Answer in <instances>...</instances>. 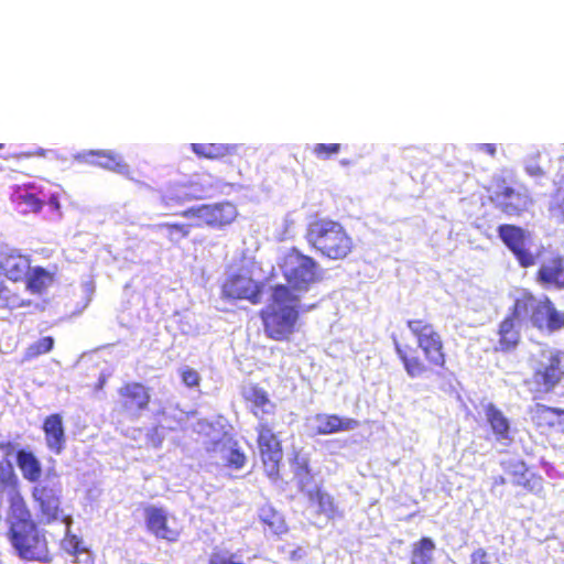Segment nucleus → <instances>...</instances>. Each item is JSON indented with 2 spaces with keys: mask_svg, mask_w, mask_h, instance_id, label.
Wrapping results in <instances>:
<instances>
[{
  "mask_svg": "<svg viewBox=\"0 0 564 564\" xmlns=\"http://www.w3.org/2000/svg\"><path fill=\"white\" fill-rule=\"evenodd\" d=\"M406 327L416 339V347L392 336L395 354L411 379L427 378L447 368V355L442 335L426 317L406 321Z\"/></svg>",
  "mask_w": 564,
  "mask_h": 564,
  "instance_id": "nucleus-1",
  "label": "nucleus"
},
{
  "mask_svg": "<svg viewBox=\"0 0 564 564\" xmlns=\"http://www.w3.org/2000/svg\"><path fill=\"white\" fill-rule=\"evenodd\" d=\"M300 314V297L286 285H274L270 304L259 312L264 335L274 341H290L299 329Z\"/></svg>",
  "mask_w": 564,
  "mask_h": 564,
  "instance_id": "nucleus-2",
  "label": "nucleus"
},
{
  "mask_svg": "<svg viewBox=\"0 0 564 564\" xmlns=\"http://www.w3.org/2000/svg\"><path fill=\"white\" fill-rule=\"evenodd\" d=\"M304 238L312 250L333 261L347 259L356 248L347 228L329 217H314L306 225Z\"/></svg>",
  "mask_w": 564,
  "mask_h": 564,
  "instance_id": "nucleus-3",
  "label": "nucleus"
},
{
  "mask_svg": "<svg viewBox=\"0 0 564 564\" xmlns=\"http://www.w3.org/2000/svg\"><path fill=\"white\" fill-rule=\"evenodd\" d=\"M280 270L292 293L307 292L323 279L319 263L295 247L290 248L281 258Z\"/></svg>",
  "mask_w": 564,
  "mask_h": 564,
  "instance_id": "nucleus-4",
  "label": "nucleus"
},
{
  "mask_svg": "<svg viewBox=\"0 0 564 564\" xmlns=\"http://www.w3.org/2000/svg\"><path fill=\"white\" fill-rule=\"evenodd\" d=\"M513 302L517 312L536 329L554 333L564 328V312L547 295L536 297L531 291L523 290Z\"/></svg>",
  "mask_w": 564,
  "mask_h": 564,
  "instance_id": "nucleus-5",
  "label": "nucleus"
},
{
  "mask_svg": "<svg viewBox=\"0 0 564 564\" xmlns=\"http://www.w3.org/2000/svg\"><path fill=\"white\" fill-rule=\"evenodd\" d=\"M7 536L21 558L44 563L50 561L45 534L39 529L36 522L8 530Z\"/></svg>",
  "mask_w": 564,
  "mask_h": 564,
  "instance_id": "nucleus-6",
  "label": "nucleus"
},
{
  "mask_svg": "<svg viewBox=\"0 0 564 564\" xmlns=\"http://www.w3.org/2000/svg\"><path fill=\"white\" fill-rule=\"evenodd\" d=\"M564 380V365L560 352H550L534 368L531 378L524 380L533 399L552 393Z\"/></svg>",
  "mask_w": 564,
  "mask_h": 564,
  "instance_id": "nucleus-7",
  "label": "nucleus"
},
{
  "mask_svg": "<svg viewBox=\"0 0 564 564\" xmlns=\"http://www.w3.org/2000/svg\"><path fill=\"white\" fill-rule=\"evenodd\" d=\"M494 185L495 189L490 200L506 216L521 217L532 207L534 200L525 186L521 185L516 188L501 176L495 178Z\"/></svg>",
  "mask_w": 564,
  "mask_h": 564,
  "instance_id": "nucleus-8",
  "label": "nucleus"
},
{
  "mask_svg": "<svg viewBox=\"0 0 564 564\" xmlns=\"http://www.w3.org/2000/svg\"><path fill=\"white\" fill-rule=\"evenodd\" d=\"M198 442L206 453L220 458H245L235 436L214 423L199 421L197 423Z\"/></svg>",
  "mask_w": 564,
  "mask_h": 564,
  "instance_id": "nucleus-9",
  "label": "nucleus"
},
{
  "mask_svg": "<svg viewBox=\"0 0 564 564\" xmlns=\"http://www.w3.org/2000/svg\"><path fill=\"white\" fill-rule=\"evenodd\" d=\"M32 498L39 508L41 520L51 523L61 520L66 524L67 531L72 523V517L64 513L62 507V487L58 481L37 485L32 489Z\"/></svg>",
  "mask_w": 564,
  "mask_h": 564,
  "instance_id": "nucleus-10",
  "label": "nucleus"
},
{
  "mask_svg": "<svg viewBox=\"0 0 564 564\" xmlns=\"http://www.w3.org/2000/svg\"><path fill=\"white\" fill-rule=\"evenodd\" d=\"M263 282L252 279L249 270L229 274L221 285V294L229 300H246L257 305L262 301Z\"/></svg>",
  "mask_w": 564,
  "mask_h": 564,
  "instance_id": "nucleus-11",
  "label": "nucleus"
},
{
  "mask_svg": "<svg viewBox=\"0 0 564 564\" xmlns=\"http://www.w3.org/2000/svg\"><path fill=\"white\" fill-rule=\"evenodd\" d=\"M212 185L199 180L169 184L160 194L162 207L173 210L187 202L208 197Z\"/></svg>",
  "mask_w": 564,
  "mask_h": 564,
  "instance_id": "nucleus-12",
  "label": "nucleus"
},
{
  "mask_svg": "<svg viewBox=\"0 0 564 564\" xmlns=\"http://www.w3.org/2000/svg\"><path fill=\"white\" fill-rule=\"evenodd\" d=\"M294 474L299 488L303 494H305L311 503L317 506V512L319 514H325L329 519H334L338 516L337 507L329 494L324 491L321 487L310 488V485L313 481V475L306 462L294 460Z\"/></svg>",
  "mask_w": 564,
  "mask_h": 564,
  "instance_id": "nucleus-13",
  "label": "nucleus"
},
{
  "mask_svg": "<svg viewBox=\"0 0 564 564\" xmlns=\"http://www.w3.org/2000/svg\"><path fill=\"white\" fill-rule=\"evenodd\" d=\"M117 393L118 411L130 419H139L151 403L150 389L138 381L122 383Z\"/></svg>",
  "mask_w": 564,
  "mask_h": 564,
  "instance_id": "nucleus-14",
  "label": "nucleus"
},
{
  "mask_svg": "<svg viewBox=\"0 0 564 564\" xmlns=\"http://www.w3.org/2000/svg\"><path fill=\"white\" fill-rule=\"evenodd\" d=\"M498 236L505 246L512 252L519 265L522 268L533 267L536 256L530 250V234L523 228L503 224L497 229Z\"/></svg>",
  "mask_w": 564,
  "mask_h": 564,
  "instance_id": "nucleus-15",
  "label": "nucleus"
},
{
  "mask_svg": "<svg viewBox=\"0 0 564 564\" xmlns=\"http://www.w3.org/2000/svg\"><path fill=\"white\" fill-rule=\"evenodd\" d=\"M514 302L509 307L508 314L501 319L497 327L496 352L508 354L514 351L521 343L520 323L524 321L521 313L517 312Z\"/></svg>",
  "mask_w": 564,
  "mask_h": 564,
  "instance_id": "nucleus-16",
  "label": "nucleus"
},
{
  "mask_svg": "<svg viewBox=\"0 0 564 564\" xmlns=\"http://www.w3.org/2000/svg\"><path fill=\"white\" fill-rule=\"evenodd\" d=\"M31 258L21 250L0 246V275L7 280L18 283L24 281L30 271Z\"/></svg>",
  "mask_w": 564,
  "mask_h": 564,
  "instance_id": "nucleus-17",
  "label": "nucleus"
},
{
  "mask_svg": "<svg viewBox=\"0 0 564 564\" xmlns=\"http://www.w3.org/2000/svg\"><path fill=\"white\" fill-rule=\"evenodd\" d=\"M528 413L536 429L564 434V409L535 403L529 408Z\"/></svg>",
  "mask_w": 564,
  "mask_h": 564,
  "instance_id": "nucleus-18",
  "label": "nucleus"
},
{
  "mask_svg": "<svg viewBox=\"0 0 564 564\" xmlns=\"http://www.w3.org/2000/svg\"><path fill=\"white\" fill-rule=\"evenodd\" d=\"M7 501L8 530H14L23 525H31V523L35 522L26 500L15 486L9 490Z\"/></svg>",
  "mask_w": 564,
  "mask_h": 564,
  "instance_id": "nucleus-19",
  "label": "nucleus"
},
{
  "mask_svg": "<svg viewBox=\"0 0 564 564\" xmlns=\"http://www.w3.org/2000/svg\"><path fill=\"white\" fill-rule=\"evenodd\" d=\"M241 397L248 404L250 412L262 421L265 415L275 412V403L271 401L268 391L258 383H251L241 389Z\"/></svg>",
  "mask_w": 564,
  "mask_h": 564,
  "instance_id": "nucleus-20",
  "label": "nucleus"
},
{
  "mask_svg": "<svg viewBox=\"0 0 564 564\" xmlns=\"http://www.w3.org/2000/svg\"><path fill=\"white\" fill-rule=\"evenodd\" d=\"M76 160L89 165L102 167L117 173H128V165L122 158L110 150H89L76 155Z\"/></svg>",
  "mask_w": 564,
  "mask_h": 564,
  "instance_id": "nucleus-21",
  "label": "nucleus"
},
{
  "mask_svg": "<svg viewBox=\"0 0 564 564\" xmlns=\"http://www.w3.org/2000/svg\"><path fill=\"white\" fill-rule=\"evenodd\" d=\"M315 425L312 427L315 435H328L348 432L359 426V422L352 417L339 416L337 414L317 413L312 419Z\"/></svg>",
  "mask_w": 564,
  "mask_h": 564,
  "instance_id": "nucleus-22",
  "label": "nucleus"
},
{
  "mask_svg": "<svg viewBox=\"0 0 564 564\" xmlns=\"http://www.w3.org/2000/svg\"><path fill=\"white\" fill-rule=\"evenodd\" d=\"M484 413L494 438L503 445L509 444L512 441L511 425L505 413L494 403L486 404Z\"/></svg>",
  "mask_w": 564,
  "mask_h": 564,
  "instance_id": "nucleus-23",
  "label": "nucleus"
},
{
  "mask_svg": "<svg viewBox=\"0 0 564 564\" xmlns=\"http://www.w3.org/2000/svg\"><path fill=\"white\" fill-rule=\"evenodd\" d=\"M145 523L148 530L156 538L174 542L178 538V532L169 527L167 513L164 509L158 507H148L144 510Z\"/></svg>",
  "mask_w": 564,
  "mask_h": 564,
  "instance_id": "nucleus-24",
  "label": "nucleus"
},
{
  "mask_svg": "<svg viewBox=\"0 0 564 564\" xmlns=\"http://www.w3.org/2000/svg\"><path fill=\"white\" fill-rule=\"evenodd\" d=\"M42 430L48 449L55 455H59L66 443L62 415L59 413L47 415L43 420Z\"/></svg>",
  "mask_w": 564,
  "mask_h": 564,
  "instance_id": "nucleus-25",
  "label": "nucleus"
},
{
  "mask_svg": "<svg viewBox=\"0 0 564 564\" xmlns=\"http://www.w3.org/2000/svg\"><path fill=\"white\" fill-rule=\"evenodd\" d=\"M189 147L196 156L205 160L231 162L232 158L240 156L238 144L192 143Z\"/></svg>",
  "mask_w": 564,
  "mask_h": 564,
  "instance_id": "nucleus-26",
  "label": "nucleus"
},
{
  "mask_svg": "<svg viewBox=\"0 0 564 564\" xmlns=\"http://www.w3.org/2000/svg\"><path fill=\"white\" fill-rule=\"evenodd\" d=\"M536 281L544 286L564 290V257L557 254L536 271Z\"/></svg>",
  "mask_w": 564,
  "mask_h": 564,
  "instance_id": "nucleus-27",
  "label": "nucleus"
},
{
  "mask_svg": "<svg viewBox=\"0 0 564 564\" xmlns=\"http://www.w3.org/2000/svg\"><path fill=\"white\" fill-rule=\"evenodd\" d=\"M257 431V446L261 458H280L283 449L281 441L273 433L272 429L267 424L260 422L256 427Z\"/></svg>",
  "mask_w": 564,
  "mask_h": 564,
  "instance_id": "nucleus-28",
  "label": "nucleus"
},
{
  "mask_svg": "<svg viewBox=\"0 0 564 564\" xmlns=\"http://www.w3.org/2000/svg\"><path fill=\"white\" fill-rule=\"evenodd\" d=\"M238 212L231 203L206 204V226L221 228L237 218Z\"/></svg>",
  "mask_w": 564,
  "mask_h": 564,
  "instance_id": "nucleus-29",
  "label": "nucleus"
},
{
  "mask_svg": "<svg viewBox=\"0 0 564 564\" xmlns=\"http://www.w3.org/2000/svg\"><path fill=\"white\" fill-rule=\"evenodd\" d=\"M513 482L523 487L530 492L540 494L543 489V480L540 476L532 473L524 464L523 460H518L511 471Z\"/></svg>",
  "mask_w": 564,
  "mask_h": 564,
  "instance_id": "nucleus-30",
  "label": "nucleus"
},
{
  "mask_svg": "<svg viewBox=\"0 0 564 564\" xmlns=\"http://www.w3.org/2000/svg\"><path fill=\"white\" fill-rule=\"evenodd\" d=\"M54 274L43 267H30L24 282L32 294H42L53 283Z\"/></svg>",
  "mask_w": 564,
  "mask_h": 564,
  "instance_id": "nucleus-31",
  "label": "nucleus"
},
{
  "mask_svg": "<svg viewBox=\"0 0 564 564\" xmlns=\"http://www.w3.org/2000/svg\"><path fill=\"white\" fill-rule=\"evenodd\" d=\"M435 543L431 538L423 536L412 546L410 564H432Z\"/></svg>",
  "mask_w": 564,
  "mask_h": 564,
  "instance_id": "nucleus-32",
  "label": "nucleus"
},
{
  "mask_svg": "<svg viewBox=\"0 0 564 564\" xmlns=\"http://www.w3.org/2000/svg\"><path fill=\"white\" fill-rule=\"evenodd\" d=\"M547 210L551 219L558 225H564V175L555 185Z\"/></svg>",
  "mask_w": 564,
  "mask_h": 564,
  "instance_id": "nucleus-33",
  "label": "nucleus"
},
{
  "mask_svg": "<svg viewBox=\"0 0 564 564\" xmlns=\"http://www.w3.org/2000/svg\"><path fill=\"white\" fill-rule=\"evenodd\" d=\"M55 340L52 336H44L39 340L30 344L23 354V360L30 361L42 355L48 354L53 350Z\"/></svg>",
  "mask_w": 564,
  "mask_h": 564,
  "instance_id": "nucleus-34",
  "label": "nucleus"
},
{
  "mask_svg": "<svg viewBox=\"0 0 564 564\" xmlns=\"http://www.w3.org/2000/svg\"><path fill=\"white\" fill-rule=\"evenodd\" d=\"M159 227L166 231V237L171 242L178 243L181 240L188 237L192 225L164 223L159 225Z\"/></svg>",
  "mask_w": 564,
  "mask_h": 564,
  "instance_id": "nucleus-35",
  "label": "nucleus"
},
{
  "mask_svg": "<svg viewBox=\"0 0 564 564\" xmlns=\"http://www.w3.org/2000/svg\"><path fill=\"white\" fill-rule=\"evenodd\" d=\"M260 521L267 525L273 533L283 531L284 523L281 516L272 508H262L260 510Z\"/></svg>",
  "mask_w": 564,
  "mask_h": 564,
  "instance_id": "nucleus-36",
  "label": "nucleus"
},
{
  "mask_svg": "<svg viewBox=\"0 0 564 564\" xmlns=\"http://www.w3.org/2000/svg\"><path fill=\"white\" fill-rule=\"evenodd\" d=\"M172 215L182 216L184 218L194 219L196 227L206 226V204L193 206L183 210H173Z\"/></svg>",
  "mask_w": 564,
  "mask_h": 564,
  "instance_id": "nucleus-37",
  "label": "nucleus"
},
{
  "mask_svg": "<svg viewBox=\"0 0 564 564\" xmlns=\"http://www.w3.org/2000/svg\"><path fill=\"white\" fill-rule=\"evenodd\" d=\"M0 451L6 458L13 456L15 458H34V455L31 452L20 448V445L12 441L0 442Z\"/></svg>",
  "mask_w": 564,
  "mask_h": 564,
  "instance_id": "nucleus-38",
  "label": "nucleus"
},
{
  "mask_svg": "<svg viewBox=\"0 0 564 564\" xmlns=\"http://www.w3.org/2000/svg\"><path fill=\"white\" fill-rule=\"evenodd\" d=\"M19 467L25 479L34 482L42 474L40 460H18Z\"/></svg>",
  "mask_w": 564,
  "mask_h": 564,
  "instance_id": "nucleus-39",
  "label": "nucleus"
},
{
  "mask_svg": "<svg viewBox=\"0 0 564 564\" xmlns=\"http://www.w3.org/2000/svg\"><path fill=\"white\" fill-rule=\"evenodd\" d=\"M18 203L26 206V212L39 213L44 206V202L33 193H21L18 195Z\"/></svg>",
  "mask_w": 564,
  "mask_h": 564,
  "instance_id": "nucleus-40",
  "label": "nucleus"
},
{
  "mask_svg": "<svg viewBox=\"0 0 564 564\" xmlns=\"http://www.w3.org/2000/svg\"><path fill=\"white\" fill-rule=\"evenodd\" d=\"M8 292V286L6 285L4 281L0 279V299L4 300V306L9 310L14 308H21L30 305V301H25L20 299L17 295L13 296H4V294Z\"/></svg>",
  "mask_w": 564,
  "mask_h": 564,
  "instance_id": "nucleus-41",
  "label": "nucleus"
},
{
  "mask_svg": "<svg viewBox=\"0 0 564 564\" xmlns=\"http://www.w3.org/2000/svg\"><path fill=\"white\" fill-rule=\"evenodd\" d=\"M341 145L339 143H317L313 147V153L321 160H328L339 153Z\"/></svg>",
  "mask_w": 564,
  "mask_h": 564,
  "instance_id": "nucleus-42",
  "label": "nucleus"
},
{
  "mask_svg": "<svg viewBox=\"0 0 564 564\" xmlns=\"http://www.w3.org/2000/svg\"><path fill=\"white\" fill-rule=\"evenodd\" d=\"M181 380L187 388H196L200 383L199 373L189 367H185L180 371Z\"/></svg>",
  "mask_w": 564,
  "mask_h": 564,
  "instance_id": "nucleus-43",
  "label": "nucleus"
},
{
  "mask_svg": "<svg viewBox=\"0 0 564 564\" xmlns=\"http://www.w3.org/2000/svg\"><path fill=\"white\" fill-rule=\"evenodd\" d=\"M470 564H491L485 549H477L470 554Z\"/></svg>",
  "mask_w": 564,
  "mask_h": 564,
  "instance_id": "nucleus-44",
  "label": "nucleus"
},
{
  "mask_svg": "<svg viewBox=\"0 0 564 564\" xmlns=\"http://www.w3.org/2000/svg\"><path fill=\"white\" fill-rule=\"evenodd\" d=\"M107 379H108L107 375H105V373H100V376L98 377L97 382L95 383V390H96V391H100V390H102V389H104V387H105V386H106V383H107Z\"/></svg>",
  "mask_w": 564,
  "mask_h": 564,
  "instance_id": "nucleus-45",
  "label": "nucleus"
},
{
  "mask_svg": "<svg viewBox=\"0 0 564 564\" xmlns=\"http://www.w3.org/2000/svg\"><path fill=\"white\" fill-rule=\"evenodd\" d=\"M480 149L490 156H494L496 154V145L492 143H484L480 145Z\"/></svg>",
  "mask_w": 564,
  "mask_h": 564,
  "instance_id": "nucleus-46",
  "label": "nucleus"
},
{
  "mask_svg": "<svg viewBox=\"0 0 564 564\" xmlns=\"http://www.w3.org/2000/svg\"><path fill=\"white\" fill-rule=\"evenodd\" d=\"M48 205L52 206L55 210H59V198L57 195H52L48 199Z\"/></svg>",
  "mask_w": 564,
  "mask_h": 564,
  "instance_id": "nucleus-47",
  "label": "nucleus"
},
{
  "mask_svg": "<svg viewBox=\"0 0 564 564\" xmlns=\"http://www.w3.org/2000/svg\"><path fill=\"white\" fill-rule=\"evenodd\" d=\"M245 460H227V467L229 469H239L243 466Z\"/></svg>",
  "mask_w": 564,
  "mask_h": 564,
  "instance_id": "nucleus-48",
  "label": "nucleus"
},
{
  "mask_svg": "<svg viewBox=\"0 0 564 564\" xmlns=\"http://www.w3.org/2000/svg\"><path fill=\"white\" fill-rule=\"evenodd\" d=\"M527 171L530 175H542L543 174V171L541 167H528Z\"/></svg>",
  "mask_w": 564,
  "mask_h": 564,
  "instance_id": "nucleus-49",
  "label": "nucleus"
},
{
  "mask_svg": "<svg viewBox=\"0 0 564 564\" xmlns=\"http://www.w3.org/2000/svg\"><path fill=\"white\" fill-rule=\"evenodd\" d=\"M2 148H3V144L0 143V149H2Z\"/></svg>",
  "mask_w": 564,
  "mask_h": 564,
  "instance_id": "nucleus-50",
  "label": "nucleus"
}]
</instances>
